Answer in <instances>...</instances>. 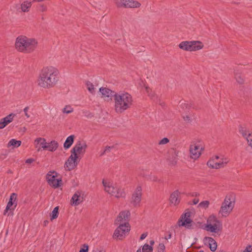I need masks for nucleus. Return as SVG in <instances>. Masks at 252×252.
Listing matches in <instances>:
<instances>
[{
	"mask_svg": "<svg viewBox=\"0 0 252 252\" xmlns=\"http://www.w3.org/2000/svg\"><path fill=\"white\" fill-rule=\"evenodd\" d=\"M59 73L58 70L53 66L43 68L37 78L38 85L44 89L53 87L59 80Z\"/></svg>",
	"mask_w": 252,
	"mask_h": 252,
	"instance_id": "1",
	"label": "nucleus"
},
{
	"mask_svg": "<svg viewBox=\"0 0 252 252\" xmlns=\"http://www.w3.org/2000/svg\"><path fill=\"white\" fill-rule=\"evenodd\" d=\"M114 108L117 114H122L130 109L133 103L132 96L127 92H119L113 95Z\"/></svg>",
	"mask_w": 252,
	"mask_h": 252,
	"instance_id": "2",
	"label": "nucleus"
},
{
	"mask_svg": "<svg viewBox=\"0 0 252 252\" xmlns=\"http://www.w3.org/2000/svg\"><path fill=\"white\" fill-rule=\"evenodd\" d=\"M15 45L16 49L20 52H31L36 47L37 41L34 38L20 35L17 37Z\"/></svg>",
	"mask_w": 252,
	"mask_h": 252,
	"instance_id": "3",
	"label": "nucleus"
},
{
	"mask_svg": "<svg viewBox=\"0 0 252 252\" xmlns=\"http://www.w3.org/2000/svg\"><path fill=\"white\" fill-rule=\"evenodd\" d=\"M102 184L105 192L117 198L125 197L126 193L125 189L118 184L109 180H103Z\"/></svg>",
	"mask_w": 252,
	"mask_h": 252,
	"instance_id": "4",
	"label": "nucleus"
},
{
	"mask_svg": "<svg viewBox=\"0 0 252 252\" xmlns=\"http://www.w3.org/2000/svg\"><path fill=\"white\" fill-rule=\"evenodd\" d=\"M235 204V196L232 193L226 195L219 211V214L222 217H226L233 211Z\"/></svg>",
	"mask_w": 252,
	"mask_h": 252,
	"instance_id": "5",
	"label": "nucleus"
},
{
	"mask_svg": "<svg viewBox=\"0 0 252 252\" xmlns=\"http://www.w3.org/2000/svg\"><path fill=\"white\" fill-rule=\"evenodd\" d=\"M222 229V223L215 215H210L207 219L204 229L212 233H218Z\"/></svg>",
	"mask_w": 252,
	"mask_h": 252,
	"instance_id": "6",
	"label": "nucleus"
},
{
	"mask_svg": "<svg viewBox=\"0 0 252 252\" xmlns=\"http://www.w3.org/2000/svg\"><path fill=\"white\" fill-rule=\"evenodd\" d=\"M203 150V147L200 140L198 138H192L190 144V158L197 159Z\"/></svg>",
	"mask_w": 252,
	"mask_h": 252,
	"instance_id": "7",
	"label": "nucleus"
},
{
	"mask_svg": "<svg viewBox=\"0 0 252 252\" xmlns=\"http://www.w3.org/2000/svg\"><path fill=\"white\" fill-rule=\"evenodd\" d=\"M119 226L115 229L113 237L119 240H122L128 234L130 226L128 222L119 224Z\"/></svg>",
	"mask_w": 252,
	"mask_h": 252,
	"instance_id": "8",
	"label": "nucleus"
},
{
	"mask_svg": "<svg viewBox=\"0 0 252 252\" xmlns=\"http://www.w3.org/2000/svg\"><path fill=\"white\" fill-rule=\"evenodd\" d=\"M47 180L49 185L54 188H58L61 186L62 180L59 177V174L55 171H49L46 176Z\"/></svg>",
	"mask_w": 252,
	"mask_h": 252,
	"instance_id": "9",
	"label": "nucleus"
},
{
	"mask_svg": "<svg viewBox=\"0 0 252 252\" xmlns=\"http://www.w3.org/2000/svg\"><path fill=\"white\" fill-rule=\"evenodd\" d=\"M87 148L86 142L83 140L78 141L71 150V153L80 159L81 156L85 153Z\"/></svg>",
	"mask_w": 252,
	"mask_h": 252,
	"instance_id": "10",
	"label": "nucleus"
},
{
	"mask_svg": "<svg viewBox=\"0 0 252 252\" xmlns=\"http://www.w3.org/2000/svg\"><path fill=\"white\" fill-rule=\"evenodd\" d=\"M142 192V188L140 186H138L134 189L131 198V203L135 207L140 206L141 201Z\"/></svg>",
	"mask_w": 252,
	"mask_h": 252,
	"instance_id": "11",
	"label": "nucleus"
},
{
	"mask_svg": "<svg viewBox=\"0 0 252 252\" xmlns=\"http://www.w3.org/2000/svg\"><path fill=\"white\" fill-rule=\"evenodd\" d=\"M78 159L79 158L71 154L64 164V168L69 171L74 169L78 164Z\"/></svg>",
	"mask_w": 252,
	"mask_h": 252,
	"instance_id": "12",
	"label": "nucleus"
},
{
	"mask_svg": "<svg viewBox=\"0 0 252 252\" xmlns=\"http://www.w3.org/2000/svg\"><path fill=\"white\" fill-rule=\"evenodd\" d=\"M84 194L82 191H76L71 198V204L72 205L77 206L81 204L84 200Z\"/></svg>",
	"mask_w": 252,
	"mask_h": 252,
	"instance_id": "13",
	"label": "nucleus"
},
{
	"mask_svg": "<svg viewBox=\"0 0 252 252\" xmlns=\"http://www.w3.org/2000/svg\"><path fill=\"white\" fill-rule=\"evenodd\" d=\"M34 145L36 150L39 152L47 149V142L45 138L39 137L34 140Z\"/></svg>",
	"mask_w": 252,
	"mask_h": 252,
	"instance_id": "14",
	"label": "nucleus"
},
{
	"mask_svg": "<svg viewBox=\"0 0 252 252\" xmlns=\"http://www.w3.org/2000/svg\"><path fill=\"white\" fill-rule=\"evenodd\" d=\"M177 223L179 227L185 226L188 227L189 226V212L188 211L186 212L181 215Z\"/></svg>",
	"mask_w": 252,
	"mask_h": 252,
	"instance_id": "15",
	"label": "nucleus"
},
{
	"mask_svg": "<svg viewBox=\"0 0 252 252\" xmlns=\"http://www.w3.org/2000/svg\"><path fill=\"white\" fill-rule=\"evenodd\" d=\"M130 213L128 211H123L120 213L116 221L118 224L128 222L130 218Z\"/></svg>",
	"mask_w": 252,
	"mask_h": 252,
	"instance_id": "16",
	"label": "nucleus"
},
{
	"mask_svg": "<svg viewBox=\"0 0 252 252\" xmlns=\"http://www.w3.org/2000/svg\"><path fill=\"white\" fill-rule=\"evenodd\" d=\"M115 93L112 90L107 88L101 87L99 88V95L105 100H107L111 96H113Z\"/></svg>",
	"mask_w": 252,
	"mask_h": 252,
	"instance_id": "17",
	"label": "nucleus"
},
{
	"mask_svg": "<svg viewBox=\"0 0 252 252\" xmlns=\"http://www.w3.org/2000/svg\"><path fill=\"white\" fill-rule=\"evenodd\" d=\"M15 116L16 114L14 113H11L5 117L1 119L0 120V129H3L8 124L11 123L13 121Z\"/></svg>",
	"mask_w": 252,
	"mask_h": 252,
	"instance_id": "18",
	"label": "nucleus"
},
{
	"mask_svg": "<svg viewBox=\"0 0 252 252\" xmlns=\"http://www.w3.org/2000/svg\"><path fill=\"white\" fill-rule=\"evenodd\" d=\"M220 159V156L216 155L212 157L207 162V166L215 169H218L219 164H217V160Z\"/></svg>",
	"mask_w": 252,
	"mask_h": 252,
	"instance_id": "19",
	"label": "nucleus"
},
{
	"mask_svg": "<svg viewBox=\"0 0 252 252\" xmlns=\"http://www.w3.org/2000/svg\"><path fill=\"white\" fill-rule=\"evenodd\" d=\"M16 198L17 195L15 193H13L11 194L9 200L6 205L5 210L4 212V215H5L6 213L7 212L8 210H11V207L13 205L15 204V207H16L17 203H16Z\"/></svg>",
	"mask_w": 252,
	"mask_h": 252,
	"instance_id": "20",
	"label": "nucleus"
},
{
	"mask_svg": "<svg viewBox=\"0 0 252 252\" xmlns=\"http://www.w3.org/2000/svg\"><path fill=\"white\" fill-rule=\"evenodd\" d=\"M180 194V192L178 190H175L173 192L170 196L169 200L170 202L174 205H178L180 201L179 199V195Z\"/></svg>",
	"mask_w": 252,
	"mask_h": 252,
	"instance_id": "21",
	"label": "nucleus"
},
{
	"mask_svg": "<svg viewBox=\"0 0 252 252\" xmlns=\"http://www.w3.org/2000/svg\"><path fill=\"white\" fill-rule=\"evenodd\" d=\"M203 44L199 41H190V52L196 51L203 48Z\"/></svg>",
	"mask_w": 252,
	"mask_h": 252,
	"instance_id": "22",
	"label": "nucleus"
},
{
	"mask_svg": "<svg viewBox=\"0 0 252 252\" xmlns=\"http://www.w3.org/2000/svg\"><path fill=\"white\" fill-rule=\"evenodd\" d=\"M205 244H208L211 251L215 252L217 248V244L216 241L211 237H205L204 239Z\"/></svg>",
	"mask_w": 252,
	"mask_h": 252,
	"instance_id": "23",
	"label": "nucleus"
},
{
	"mask_svg": "<svg viewBox=\"0 0 252 252\" xmlns=\"http://www.w3.org/2000/svg\"><path fill=\"white\" fill-rule=\"evenodd\" d=\"M126 8H138L141 7V4L136 0H126Z\"/></svg>",
	"mask_w": 252,
	"mask_h": 252,
	"instance_id": "24",
	"label": "nucleus"
},
{
	"mask_svg": "<svg viewBox=\"0 0 252 252\" xmlns=\"http://www.w3.org/2000/svg\"><path fill=\"white\" fill-rule=\"evenodd\" d=\"M218 160H219L217 161V164H219L218 169L225 167L229 161V158L223 155L220 156Z\"/></svg>",
	"mask_w": 252,
	"mask_h": 252,
	"instance_id": "25",
	"label": "nucleus"
},
{
	"mask_svg": "<svg viewBox=\"0 0 252 252\" xmlns=\"http://www.w3.org/2000/svg\"><path fill=\"white\" fill-rule=\"evenodd\" d=\"M74 138L75 136L74 135H71L67 137L63 144V147L65 149H69L71 147L74 142Z\"/></svg>",
	"mask_w": 252,
	"mask_h": 252,
	"instance_id": "26",
	"label": "nucleus"
},
{
	"mask_svg": "<svg viewBox=\"0 0 252 252\" xmlns=\"http://www.w3.org/2000/svg\"><path fill=\"white\" fill-rule=\"evenodd\" d=\"M177 155L175 152H174L171 155H170L167 160L169 164L171 165H175L177 162Z\"/></svg>",
	"mask_w": 252,
	"mask_h": 252,
	"instance_id": "27",
	"label": "nucleus"
},
{
	"mask_svg": "<svg viewBox=\"0 0 252 252\" xmlns=\"http://www.w3.org/2000/svg\"><path fill=\"white\" fill-rule=\"evenodd\" d=\"M86 86L88 91L92 94H94L96 90V86L94 85L92 82L87 81Z\"/></svg>",
	"mask_w": 252,
	"mask_h": 252,
	"instance_id": "28",
	"label": "nucleus"
},
{
	"mask_svg": "<svg viewBox=\"0 0 252 252\" xmlns=\"http://www.w3.org/2000/svg\"><path fill=\"white\" fill-rule=\"evenodd\" d=\"M21 144V141L20 140H16L15 139H11L7 144V147L8 148L12 147L15 148L19 147Z\"/></svg>",
	"mask_w": 252,
	"mask_h": 252,
	"instance_id": "29",
	"label": "nucleus"
},
{
	"mask_svg": "<svg viewBox=\"0 0 252 252\" xmlns=\"http://www.w3.org/2000/svg\"><path fill=\"white\" fill-rule=\"evenodd\" d=\"M58 147V143L56 141H52L50 143H47V149L49 151H55Z\"/></svg>",
	"mask_w": 252,
	"mask_h": 252,
	"instance_id": "30",
	"label": "nucleus"
},
{
	"mask_svg": "<svg viewBox=\"0 0 252 252\" xmlns=\"http://www.w3.org/2000/svg\"><path fill=\"white\" fill-rule=\"evenodd\" d=\"M32 6V2L28 1H24L21 5V8L23 12H26L29 11Z\"/></svg>",
	"mask_w": 252,
	"mask_h": 252,
	"instance_id": "31",
	"label": "nucleus"
},
{
	"mask_svg": "<svg viewBox=\"0 0 252 252\" xmlns=\"http://www.w3.org/2000/svg\"><path fill=\"white\" fill-rule=\"evenodd\" d=\"M239 131L242 136L247 140L250 131L246 127L241 126L239 128Z\"/></svg>",
	"mask_w": 252,
	"mask_h": 252,
	"instance_id": "32",
	"label": "nucleus"
},
{
	"mask_svg": "<svg viewBox=\"0 0 252 252\" xmlns=\"http://www.w3.org/2000/svg\"><path fill=\"white\" fill-rule=\"evenodd\" d=\"M179 47L183 50L189 51V42L187 41L181 42L179 45Z\"/></svg>",
	"mask_w": 252,
	"mask_h": 252,
	"instance_id": "33",
	"label": "nucleus"
},
{
	"mask_svg": "<svg viewBox=\"0 0 252 252\" xmlns=\"http://www.w3.org/2000/svg\"><path fill=\"white\" fill-rule=\"evenodd\" d=\"M210 205V202L208 200H205L201 202L197 206V208L203 209H207Z\"/></svg>",
	"mask_w": 252,
	"mask_h": 252,
	"instance_id": "34",
	"label": "nucleus"
},
{
	"mask_svg": "<svg viewBox=\"0 0 252 252\" xmlns=\"http://www.w3.org/2000/svg\"><path fill=\"white\" fill-rule=\"evenodd\" d=\"M126 0H115V3L118 7L126 8Z\"/></svg>",
	"mask_w": 252,
	"mask_h": 252,
	"instance_id": "35",
	"label": "nucleus"
},
{
	"mask_svg": "<svg viewBox=\"0 0 252 252\" xmlns=\"http://www.w3.org/2000/svg\"><path fill=\"white\" fill-rule=\"evenodd\" d=\"M73 111V108L70 105H66L63 109L62 112L64 114H70Z\"/></svg>",
	"mask_w": 252,
	"mask_h": 252,
	"instance_id": "36",
	"label": "nucleus"
},
{
	"mask_svg": "<svg viewBox=\"0 0 252 252\" xmlns=\"http://www.w3.org/2000/svg\"><path fill=\"white\" fill-rule=\"evenodd\" d=\"M153 250V247L148 244H145L142 248V252H152Z\"/></svg>",
	"mask_w": 252,
	"mask_h": 252,
	"instance_id": "37",
	"label": "nucleus"
},
{
	"mask_svg": "<svg viewBox=\"0 0 252 252\" xmlns=\"http://www.w3.org/2000/svg\"><path fill=\"white\" fill-rule=\"evenodd\" d=\"M58 210H59V207H56L53 211L52 212L51 215V220H53L55 219H56L58 216Z\"/></svg>",
	"mask_w": 252,
	"mask_h": 252,
	"instance_id": "38",
	"label": "nucleus"
},
{
	"mask_svg": "<svg viewBox=\"0 0 252 252\" xmlns=\"http://www.w3.org/2000/svg\"><path fill=\"white\" fill-rule=\"evenodd\" d=\"M165 249L164 242L160 243L158 247V252H165Z\"/></svg>",
	"mask_w": 252,
	"mask_h": 252,
	"instance_id": "39",
	"label": "nucleus"
},
{
	"mask_svg": "<svg viewBox=\"0 0 252 252\" xmlns=\"http://www.w3.org/2000/svg\"><path fill=\"white\" fill-rule=\"evenodd\" d=\"M114 148V146H106L104 150L101 152V153L100 154V155L102 156L103 155H104L105 153H108L109 152L111 151V150L112 149H113V148Z\"/></svg>",
	"mask_w": 252,
	"mask_h": 252,
	"instance_id": "40",
	"label": "nucleus"
},
{
	"mask_svg": "<svg viewBox=\"0 0 252 252\" xmlns=\"http://www.w3.org/2000/svg\"><path fill=\"white\" fill-rule=\"evenodd\" d=\"M169 140L167 138H163L161 140H160L158 142L159 145H165L169 143Z\"/></svg>",
	"mask_w": 252,
	"mask_h": 252,
	"instance_id": "41",
	"label": "nucleus"
},
{
	"mask_svg": "<svg viewBox=\"0 0 252 252\" xmlns=\"http://www.w3.org/2000/svg\"><path fill=\"white\" fill-rule=\"evenodd\" d=\"M235 78H236L237 82L240 84H242L244 82V79L241 75H236Z\"/></svg>",
	"mask_w": 252,
	"mask_h": 252,
	"instance_id": "42",
	"label": "nucleus"
},
{
	"mask_svg": "<svg viewBox=\"0 0 252 252\" xmlns=\"http://www.w3.org/2000/svg\"><path fill=\"white\" fill-rule=\"evenodd\" d=\"M88 246L87 245L84 244L83 245V248L80 250L79 252H88Z\"/></svg>",
	"mask_w": 252,
	"mask_h": 252,
	"instance_id": "43",
	"label": "nucleus"
},
{
	"mask_svg": "<svg viewBox=\"0 0 252 252\" xmlns=\"http://www.w3.org/2000/svg\"><path fill=\"white\" fill-rule=\"evenodd\" d=\"M29 110V107L27 106L26 107L24 110L23 111L25 113V116L27 117V118H29L30 117V115L28 113V111Z\"/></svg>",
	"mask_w": 252,
	"mask_h": 252,
	"instance_id": "44",
	"label": "nucleus"
},
{
	"mask_svg": "<svg viewBox=\"0 0 252 252\" xmlns=\"http://www.w3.org/2000/svg\"><path fill=\"white\" fill-rule=\"evenodd\" d=\"M39 10L41 12L46 11L47 9V6L44 4H41L39 7Z\"/></svg>",
	"mask_w": 252,
	"mask_h": 252,
	"instance_id": "45",
	"label": "nucleus"
},
{
	"mask_svg": "<svg viewBox=\"0 0 252 252\" xmlns=\"http://www.w3.org/2000/svg\"><path fill=\"white\" fill-rule=\"evenodd\" d=\"M195 214V210L192 207H190V217Z\"/></svg>",
	"mask_w": 252,
	"mask_h": 252,
	"instance_id": "46",
	"label": "nucleus"
},
{
	"mask_svg": "<svg viewBox=\"0 0 252 252\" xmlns=\"http://www.w3.org/2000/svg\"><path fill=\"white\" fill-rule=\"evenodd\" d=\"M171 238V234L170 233L168 234L167 236H165L164 238H162V239H164L166 242V241Z\"/></svg>",
	"mask_w": 252,
	"mask_h": 252,
	"instance_id": "47",
	"label": "nucleus"
},
{
	"mask_svg": "<svg viewBox=\"0 0 252 252\" xmlns=\"http://www.w3.org/2000/svg\"><path fill=\"white\" fill-rule=\"evenodd\" d=\"M252 249L251 246H248L246 247V249L243 252H251Z\"/></svg>",
	"mask_w": 252,
	"mask_h": 252,
	"instance_id": "48",
	"label": "nucleus"
},
{
	"mask_svg": "<svg viewBox=\"0 0 252 252\" xmlns=\"http://www.w3.org/2000/svg\"><path fill=\"white\" fill-rule=\"evenodd\" d=\"M247 140L249 145L252 148V138H248Z\"/></svg>",
	"mask_w": 252,
	"mask_h": 252,
	"instance_id": "49",
	"label": "nucleus"
},
{
	"mask_svg": "<svg viewBox=\"0 0 252 252\" xmlns=\"http://www.w3.org/2000/svg\"><path fill=\"white\" fill-rule=\"evenodd\" d=\"M34 161V159L33 158H28L26 160V163L28 164H31L32 162H33Z\"/></svg>",
	"mask_w": 252,
	"mask_h": 252,
	"instance_id": "50",
	"label": "nucleus"
},
{
	"mask_svg": "<svg viewBox=\"0 0 252 252\" xmlns=\"http://www.w3.org/2000/svg\"><path fill=\"white\" fill-rule=\"evenodd\" d=\"M193 204L194 205L197 204L199 202V199L195 198L192 200Z\"/></svg>",
	"mask_w": 252,
	"mask_h": 252,
	"instance_id": "51",
	"label": "nucleus"
},
{
	"mask_svg": "<svg viewBox=\"0 0 252 252\" xmlns=\"http://www.w3.org/2000/svg\"><path fill=\"white\" fill-rule=\"evenodd\" d=\"M147 235L146 233L142 234L140 236V240L144 239L146 237Z\"/></svg>",
	"mask_w": 252,
	"mask_h": 252,
	"instance_id": "52",
	"label": "nucleus"
},
{
	"mask_svg": "<svg viewBox=\"0 0 252 252\" xmlns=\"http://www.w3.org/2000/svg\"><path fill=\"white\" fill-rule=\"evenodd\" d=\"M180 105L183 107V109H184V106L186 107V109H188V104H184L183 103H181Z\"/></svg>",
	"mask_w": 252,
	"mask_h": 252,
	"instance_id": "53",
	"label": "nucleus"
},
{
	"mask_svg": "<svg viewBox=\"0 0 252 252\" xmlns=\"http://www.w3.org/2000/svg\"><path fill=\"white\" fill-rule=\"evenodd\" d=\"M199 195V194L197 192H192L191 194L190 193V195H191L192 196H197Z\"/></svg>",
	"mask_w": 252,
	"mask_h": 252,
	"instance_id": "54",
	"label": "nucleus"
},
{
	"mask_svg": "<svg viewBox=\"0 0 252 252\" xmlns=\"http://www.w3.org/2000/svg\"><path fill=\"white\" fill-rule=\"evenodd\" d=\"M189 223H190V228H193V226L194 225H195V223H193V222L190 220V222H189Z\"/></svg>",
	"mask_w": 252,
	"mask_h": 252,
	"instance_id": "55",
	"label": "nucleus"
},
{
	"mask_svg": "<svg viewBox=\"0 0 252 252\" xmlns=\"http://www.w3.org/2000/svg\"><path fill=\"white\" fill-rule=\"evenodd\" d=\"M183 118H184V120L188 122L189 121V117L188 116H183Z\"/></svg>",
	"mask_w": 252,
	"mask_h": 252,
	"instance_id": "56",
	"label": "nucleus"
},
{
	"mask_svg": "<svg viewBox=\"0 0 252 252\" xmlns=\"http://www.w3.org/2000/svg\"><path fill=\"white\" fill-rule=\"evenodd\" d=\"M248 138H252V131H250Z\"/></svg>",
	"mask_w": 252,
	"mask_h": 252,
	"instance_id": "57",
	"label": "nucleus"
},
{
	"mask_svg": "<svg viewBox=\"0 0 252 252\" xmlns=\"http://www.w3.org/2000/svg\"><path fill=\"white\" fill-rule=\"evenodd\" d=\"M150 246H152V247H153V246L154 245V241L153 240H151L150 242Z\"/></svg>",
	"mask_w": 252,
	"mask_h": 252,
	"instance_id": "58",
	"label": "nucleus"
},
{
	"mask_svg": "<svg viewBox=\"0 0 252 252\" xmlns=\"http://www.w3.org/2000/svg\"><path fill=\"white\" fill-rule=\"evenodd\" d=\"M106 252L105 250H99V251H98L97 252Z\"/></svg>",
	"mask_w": 252,
	"mask_h": 252,
	"instance_id": "59",
	"label": "nucleus"
},
{
	"mask_svg": "<svg viewBox=\"0 0 252 252\" xmlns=\"http://www.w3.org/2000/svg\"><path fill=\"white\" fill-rule=\"evenodd\" d=\"M136 252H142V250L141 249H139Z\"/></svg>",
	"mask_w": 252,
	"mask_h": 252,
	"instance_id": "60",
	"label": "nucleus"
},
{
	"mask_svg": "<svg viewBox=\"0 0 252 252\" xmlns=\"http://www.w3.org/2000/svg\"><path fill=\"white\" fill-rule=\"evenodd\" d=\"M146 90H147V92H148L149 89L148 88V87H146Z\"/></svg>",
	"mask_w": 252,
	"mask_h": 252,
	"instance_id": "61",
	"label": "nucleus"
},
{
	"mask_svg": "<svg viewBox=\"0 0 252 252\" xmlns=\"http://www.w3.org/2000/svg\"><path fill=\"white\" fill-rule=\"evenodd\" d=\"M47 222H47V221H44L45 225H46V224Z\"/></svg>",
	"mask_w": 252,
	"mask_h": 252,
	"instance_id": "62",
	"label": "nucleus"
},
{
	"mask_svg": "<svg viewBox=\"0 0 252 252\" xmlns=\"http://www.w3.org/2000/svg\"><path fill=\"white\" fill-rule=\"evenodd\" d=\"M199 252H204L203 251H200Z\"/></svg>",
	"mask_w": 252,
	"mask_h": 252,
	"instance_id": "63",
	"label": "nucleus"
}]
</instances>
